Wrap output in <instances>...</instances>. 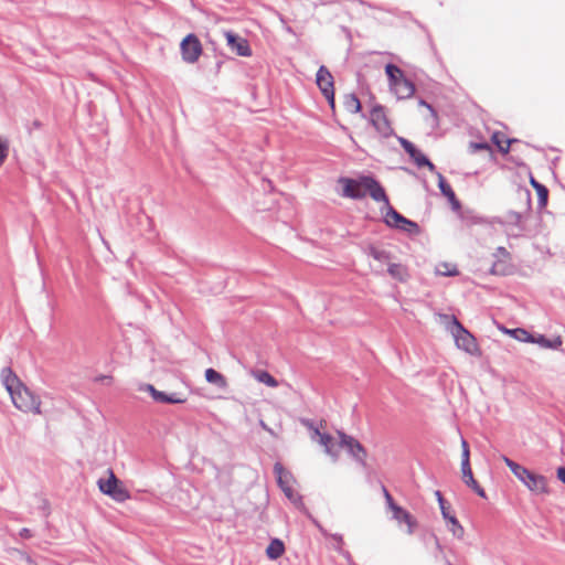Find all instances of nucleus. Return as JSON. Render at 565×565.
Segmentation results:
<instances>
[{
	"mask_svg": "<svg viewBox=\"0 0 565 565\" xmlns=\"http://www.w3.org/2000/svg\"><path fill=\"white\" fill-rule=\"evenodd\" d=\"M495 260L491 266V273L494 275H508L511 271L510 253L504 247H498L493 254Z\"/></svg>",
	"mask_w": 565,
	"mask_h": 565,
	"instance_id": "nucleus-14",
	"label": "nucleus"
},
{
	"mask_svg": "<svg viewBox=\"0 0 565 565\" xmlns=\"http://www.w3.org/2000/svg\"><path fill=\"white\" fill-rule=\"evenodd\" d=\"M146 391L150 393L154 401L160 403L181 404L185 402L184 398L179 397L177 394L168 395L163 392L156 390L154 386L150 384L146 386Z\"/></svg>",
	"mask_w": 565,
	"mask_h": 565,
	"instance_id": "nucleus-18",
	"label": "nucleus"
},
{
	"mask_svg": "<svg viewBox=\"0 0 565 565\" xmlns=\"http://www.w3.org/2000/svg\"><path fill=\"white\" fill-rule=\"evenodd\" d=\"M302 424L309 429L310 439L319 444L324 452L330 456L333 461H337L339 458V448L341 447L340 440L337 441L332 435L320 430L319 427L315 426L313 423L308 419H302Z\"/></svg>",
	"mask_w": 565,
	"mask_h": 565,
	"instance_id": "nucleus-4",
	"label": "nucleus"
},
{
	"mask_svg": "<svg viewBox=\"0 0 565 565\" xmlns=\"http://www.w3.org/2000/svg\"><path fill=\"white\" fill-rule=\"evenodd\" d=\"M435 173L438 179V188H439L440 192L443 193V195H445L448 199V201L451 204V207L454 210H459L461 207V204H460L459 200L457 199L454 190L446 182L444 175L440 172L435 171Z\"/></svg>",
	"mask_w": 565,
	"mask_h": 565,
	"instance_id": "nucleus-16",
	"label": "nucleus"
},
{
	"mask_svg": "<svg viewBox=\"0 0 565 565\" xmlns=\"http://www.w3.org/2000/svg\"><path fill=\"white\" fill-rule=\"evenodd\" d=\"M382 490H383V494H384L385 501H386L388 508L392 510L393 507H396L397 504L394 502L391 493L388 492V490L384 486L382 487Z\"/></svg>",
	"mask_w": 565,
	"mask_h": 565,
	"instance_id": "nucleus-36",
	"label": "nucleus"
},
{
	"mask_svg": "<svg viewBox=\"0 0 565 565\" xmlns=\"http://www.w3.org/2000/svg\"><path fill=\"white\" fill-rule=\"evenodd\" d=\"M387 271L388 274L399 280V281H405L408 277V274H407V269L401 265V264H388V267H387Z\"/></svg>",
	"mask_w": 565,
	"mask_h": 565,
	"instance_id": "nucleus-26",
	"label": "nucleus"
},
{
	"mask_svg": "<svg viewBox=\"0 0 565 565\" xmlns=\"http://www.w3.org/2000/svg\"><path fill=\"white\" fill-rule=\"evenodd\" d=\"M224 36L226 39L227 46L232 52H235L237 55L245 57L252 55V50L246 39L236 35L231 31H225Z\"/></svg>",
	"mask_w": 565,
	"mask_h": 565,
	"instance_id": "nucleus-13",
	"label": "nucleus"
},
{
	"mask_svg": "<svg viewBox=\"0 0 565 565\" xmlns=\"http://www.w3.org/2000/svg\"><path fill=\"white\" fill-rule=\"evenodd\" d=\"M338 182L343 185L341 192L343 198L360 200L369 193L376 202L386 201L385 190L373 177L362 175L359 179L341 177Z\"/></svg>",
	"mask_w": 565,
	"mask_h": 565,
	"instance_id": "nucleus-2",
	"label": "nucleus"
},
{
	"mask_svg": "<svg viewBox=\"0 0 565 565\" xmlns=\"http://www.w3.org/2000/svg\"><path fill=\"white\" fill-rule=\"evenodd\" d=\"M370 117L372 125L380 135L386 138L393 134V128L391 127V124L382 106H374L371 110Z\"/></svg>",
	"mask_w": 565,
	"mask_h": 565,
	"instance_id": "nucleus-11",
	"label": "nucleus"
},
{
	"mask_svg": "<svg viewBox=\"0 0 565 565\" xmlns=\"http://www.w3.org/2000/svg\"><path fill=\"white\" fill-rule=\"evenodd\" d=\"M365 253L373 257L376 262H379L380 264H390V260H391V255L388 252L384 250V249H380L373 245H370L365 248Z\"/></svg>",
	"mask_w": 565,
	"mask_h": 565,
	"instance_id": "nucleus-23",
	"label": "nucleus"
},
{
	"mask_svg": "<svg viewBox=\"0 0 565 565\" xmlns=\"http://www.w3.org/2000/svg\"><path fill=\"white\" fill-rule=\"evenodd\" d=\"M461 448H462L461 467L470 466L469 446H468V443L465 439H461Z\"/></svg>",
	"mask_w": 565,
	"mask_h": 565,
	"instance_id": "nucleus-34",
	"label": "nucleus"
},
{
	"mask_svg": "<svg viewBox=\"0 0 565 565\" xmlns=\"http://www.w3.org/2000/svg\"><path fill=\"white\" fill-rule=\"evenodd\" d=\"M531 184L536 190L539 196V205L544 207L547 204L548 190L545 185L537 182L534 178H531Z\"/></svg>",
	"mask_w": 565,
	"mask_h": 565,
	"instance_id": "nucleus-25",
	"label": "nucleus"
},
{
	"mask_svg": "<svg viewBox=\"0 0 565 565\" xmlns=\"http://www.w3.org/2000/svg\"><path fill=\"white\" fill-rule=\"evenodd\" d=\"M462 480L471 488L479 497L486 498V491L479 486L477 480L473 478L471 466L461 467Z\"/></svg>",
	"mask_w": 565,
	"mask_h": 565,
	"instance_id": "nucleus-19",
	"label": "nucleus"
},
{
	"mask_svg": "<svg viewBox=\"0 0 565 565\" xmlns=\"http://www.w3.org/2000/svg\"><path fill=\"white\" fill-rule=\"evenodd\" d=\"M529 343H536L545 349H558L562 345L563 341L559 335L554 339H547L545 335L540 334L537 337L533 335V340L529 341Z\"/></svg>",
	"mask_w": 565,
	"mask_h": 565,
	"instance_id": "nucleus-21",
	"label": "nucleus"
},
{
	"mask_svg": "<svg viewBox=\"0 0 565 565\" xmlns=\"http://www.w3.org/2000/svg\"><path fill=\"white\" fill-rule=\"evenodd\" d=\"M182 60L188 64H194L203 53L201 41L195 34H188L180 43Z\"/></svg>",
	"mask_w": 565,
	"mask_h": 565,
	"instance_id": "nucleus-7",
	"label": "nucleus"
},
{
	"mask_svg": "<svg viewBox=\"0 0 565 565\" xmlns=\"http://www.w3.org/2000/svg\"><path fill=\"white\" fill-rule=\"evenodd\" d=\"M449 329L452 337L455 338L456 345L459 349L470 354H473L478 351L475 337L467 329H465L463 326L454 316L451 317V326Z\"/></svg>",
	"mask_w": 565,
	"mask_h": 565,
	"instance_id": "nucleus-6",
	"label": "nucleus"
},
{
	"mask_svg": "<svg viewBox=\"0 0 565 565\" xmlns=\"http://www.w3.org/2000/svg\"><path fill=\"white\" fill-rule=\"evenodd\" d=\"M1 382L9 393L15 408L23 413L40 415L41 398L34 394L12 371L4 367L1 371Z\"/></svg>",
	"mask_w": 565,
	"mask_h": 565,
	"instance_id": "nucleus-1",
	"label": "nucleus"
},
{
	"mask_svg": "<svg viewBox=\"0 0 565 565\" xmlns=\"http://www.w3.org/2000/svg\"><path fill=\"white\" fill-rule=\"evenodd\" d=\"M491 139H492V141H493L498 147H499V145H502V143L504 142V140L502 139L501 134H499V132H494V134L492 135V138H491Z\"/></svg>",
	"mask_w": 565,
	"mask_h": 565,
	"instance_id": "nucleus-39",
	"label": "nucleus"
},
{
	"mask_svg": "<svg viewBox=\"0 0 565 565\" xmlns=\"http://www.w3.org/2000/svg\"><path fill=\"white\" fill-rule=\"evenodd\" d=\"M385 73L388 77L390 87L394 86L397 83L398 76H404L403 71L394 64H387L385 66Z\"/></svg>",
	"mask_w": 565,
	"mask_h": 565,
	"instance_id": "nucleus-27",
	"label": "nucleus"
},
{
	"mask_svg": "<svg viewBox=\"0 0 565 565\" xmlns=\"http://www.w3.org/2000/svg\"><path fill=\"white\" fill-rule=\"evenodd\" d=\"M436 273H437V275L448 276V277L457 276L459 274L456 265H451V264H448V263L439 264L436 267Z\"/></svg>",
	"mask_w": 565,
	"mask_h": 565,
	"instance_id": "nucleus-29",
	"label": "nucleus"
},
{
	"mask_svg": "<svg viewBox=\"0 0 565 565\" xmlns=\"http://www.w3.org/2000/svg\"><path fill=\"white\" fill-rule=\"evenodd\" d=\"M107 478H100L97 481L98 489L102 493L110 497L116 502H125L130 499V493L124 483L115 476L113 470L107 471Z\"/></svg>",
	"mask_w": 565,
	"mask_h": 565,
	"instance_id": "nucleus-5",
	"label": "nucleus"
},
{
	"mask_svg": "<svg viewBox=\"0 0 565 565\" xmlns=\"http://www.w3.org/2000/svg\"><path fill=\"white\" fill-rule=\"evenodd\" d=\"M205 380L218 388L225 390L227 387V381L225 376L214 369L205 370Z\"/></svg>",
	"mask_w": 565,
	"mask_h": 565,
	"instance_id": "nucleus-22",
	"label": "nucleus"
},
{
	"mask_svg": "<svg viewBox=\"0 0 565 565\" xmlns=\"http://www.w3.org/2000/svg\"><path fill=\"white\" fill-rule=\"evenodd\" d=\"M397 230L404 231L408 234H415V235L419 234V232H420L418 224L408 218H405L403 221V224H401Z\"/></svg>",
	"mask_w": 565,
	"mask_h": 565,
	"instance_id": "nucleus-33",
	"label": "nucleus"
},
{
	"mask_svg": "<svg viewBox=\"0 0 565 565\" xmlns=\"http://www.w3.org/2000/svg\"><path fill=\"white\" fill-rule=\"evenodd\" d=\"M436 494L439 495V507L443 514V518L448 522V530L452 533V535L459 540H461L465 535V530L462 525L459 523L457 518L450 514L448 507H446V501L443 498L440 491H436Z\"/></svg>",
	"mask_w": 565,
	"mask_h": 565,
	"instance_id": "nucleus-12",
	"label": "nucleus"
},
{
	"mask_svg": "<svg viewBox=\"0 0 565 565\" xmlns=\"http://www.w3.org/2000/svg\"><path fill=\"white\" fill-rule=\"evenodd\" d=\"M255 379L270 387L278 386V382L267 372L258 371L254 374Z\"/></svg>",
	"mask_w": 565,
	"mask_h": 565,
	"instance_id": "nucleus-31",
	"label": "nucleus"
},
{
	"mask_svg": "<svg viewBox=\"0 0 565 565\" xmlns=\"http://www.w3.org/2000/svg\"><path fill=\"white\" fill-rule=\"evenodd\" d=\"M385 204L384 222L387 226L398 228L403 221L406 218L399 214L391 204L386 196V201H382Z\"/></svg>",
	"mask_w": 565,
	"mask_h": 565,
	"instance_id": "nucleus-17",
	"label": "nucleus"
},
{
	"mask_svg": "<svg viewBox=\"0 0 565 565\" xmlns=\"http://www.w3.org/2000/svg\"><path fill=\"white\" fill-rule=\"evenodd\" d=\"M557 478L563 482L565 483V468L564 467H559L557 469Z\"/></svg>",
	"mask_w": 565,
	"mask_h": 565,
	"instance_id": "nucleus-42",
	"label": "nucleus"
},
{
	"mask_svg": "<svg viewBox=\"0 0 565 565\" xmlns=\"http://www.w3.org/2000/svg\"><path fill=\"white\" fill-rule=\"evenodd\" d=\"M419 105H420V106H425V107L430 111V114L433 115V117H435V118H436V116H437V115H436V111H435V109H434L429 104H427L425 100H423V99H422V100H419Z\"/></svg>",
	"mask_w": 565,
	"mask_h": 565,
	"instance_id": "nucleus-41",
	"label": "nucleus"
},
{
	"mask_svg": "<svg viewBox=\"0 0 565 565\" xmlns=\"http://www.w3.org/2000/svg\"><path fill=\"white\" fill-rule=\"evenodd\" d=\"M392 511H393V518L398 523L407 524L408 533L412 534L414 531V526L416 525V522H415L414 518L411 515V513L399 505L393 507Z\"/></svg>",
	"mask_w": 565,
	"mask_h": 565,
	"instance_id": "nucleus-20",
	"label": "nucleus"
},
{
	"mask_svg": "<svg viewBox=\"0 0 565 565\" xmlns=\"http://www.w3.org/2000/svg\"><path fill=\"white\" fill-rule=\"evenodd\" d=\"M399 99L409 98L415 93V85L412 81L404 76H398L397 83L391 87Z\"/></svg>",
	"mask_w": 565,
	"mask_h": 565,
	"instance_id": "nucleus-15",
	"label": "nucleus"
},
{
	"mask_svg": "<svg viewBox=\"0 0 565 565\" xmlns=\"http://www.w3.org/2000/svg\"><path fill=\"white\" fill-rule=\"evenodd\" d=\"M398 142L405 152L414 160V162L418 167H427L429 171L435 172V164L423 153L420 152L409 140L398 137Z\"/></svg>",
	"mask_w": 565,
	"mask_h": 565,
	"instance_id": "nucleus-10",
	"label": "nucleus"
},
{
	"mask_svg": "<svg viewBox=\"0 0 565 565\" xmlns=\"http://www.w3.org/2000/svg\"><path fill=\"white\" fill-rule=\"evenodd\" d=\"M344 106L348 111L353 114L361 110L360 99L353 94L345 96Z\"/></svg>",
	"mask_w": 565,
	"mask_h": 565,
	"instance_id": "nucleus-30",
	"label": "nucleus"
},
{
	"mask_svg": "<svg viewBox=\"0 0 565 565\" xmlns=\"http://www.w3.org/2000/svg\"><path fill=\"white\" fill-rule=\"evenodd\" d=\"M514 140H504V142L502 145H499V150L502 152V153H508L509 150H510V145L513 142Z\"/></svg>",
	"mask_w": 565,
	"mask_h": 565,
	"instance_id": "nucleus-37",
	"label": "nucleus"
},
{
	"mask_svg": "<svg viewBox=\"0 0 565 565\" xmlns=\"http://www.w3.org/2000/svg\"><path fill=\"white\" fill-rule=\"evenodd\" d=\"M9 156V140L0 137V167Z\"/></svg>",
	"mask_w": 565,
	"mask_h": 565,
	"instance_id": "nucleus-35",
	"label": "nucleus"
},
{
	"mask_svg": "<svg viewBox=\"0 0 565 565\" xmlns=\"http://www.w3.org/2000/svg\"><path fill=\"white\" fill-rule=\"evenodd\" d=\"M502 460L510 468L511 472L522 482L531 492L544 494L548 492L547 480L544 476L534 473L527 468L511 460L507 456H502Z\"/></svg>",
	"mask_w": 565,
	"mask_h": 565,
	"instance_id": "nucleus-3",
	"label": "nucleus"
},
{
	"mask_svg": "<svg viewBox=\"0 0 565 565\" xmlns=\"http://www.w3.org/2000/svg\"><path fill=\"white\" fill-rule=\"evenodd\" d=\"M20 536L25 537V539L30 537V536H31L30 530H28V529H22V530L20 531Z\"/></svg>",
	"mask_w": 565,
	"mask_h": 565,
	"instance_id": "nucleus-43",
	"label": "nucleus"
},
{
	"mask_svg": "<svg viewBox=\"0 0 565 565\" xmlns=\"http://www.w3.org/2000/svg\"><path fill=\"white\" fill-rule=\"evenodd\" d=\"M470 146L475 150H483V149H488L489 148V146L487 143H481V142H472Z\"/></svg>",
	"mask_w": 565,
	"mask_h": 565,
	"instance_id": "nucleus-40",
	"label": "nucleus"
},
{
	"mask_svg": "<svg viewBox=\"0 0 565 565\" xmlns=\"http://www.w3.org/2000/svg\"><path fill=\"white\" fill-rule=\"evenodd\" d=\"M275 470H276V473H277V483L279 486H282V468L280 467L279 463H277L275 466Z\"/></svg>",
	"mask_w": 565,
	"mask_h": 565,
	"instance_id": "nucleus-38",
	"label": "nucleus"
},
{
	"mask_svg": "<svg viewBox=\"0 0 565 565\" xmlns=\"http://www.w3.org/2000/svg\"><path fill=\"white\" fill-rule=\"evenodd\" d=\"M286 483L287 481L285 480V497L288 498L295 504L296 508L305 510L301 495L296 493L290 487L286 486Z\"/></svg>",
	"mask_w": 565,
	"mask_h": 565,
	"instance_id": "nucleus-28",
	"label": "nucleus"
},
{
	"mask_svg": "<svg viewBox=\"0 0 565 565\" xmlns=\"http://www.w3.org/2000/svg\"><path fill=\"white\" fill-rule=\"evenodd\" d=\"M502 331L504 333L510 334L514 339H516L520 342H527L533 340V334H531L529 331L522 328H515V329H507L502 328Z\"/></svg>",
	"mask_w": 565,
	"mask_h": 565,
	"instance_id": "nucleus-24",
	"label": "nucleus"
},
{
	"mask_svg": "<svg viewBox=\"0 0 565 565\" xmlns=\"http://www.w3.org/2000/svg\"><path fill=\"white\" fill-rule=\"evenodd\" d=\"M316 83L330 106L334 107L333 76L324 65L319 67L316 75Z\"/></svg>",
	"mask_w": 565,
	"mask_h": 565,
	"instance_id": "nucleus-9",
	"label": "nucleus"
},
{
	"mask_svg": "<svg viewBox=\"0 0 565 565\" xmlns=\"http://www.w3.org/2000/svg\"><path fill=\"white\" fill-rule=\"evenodd\" d=\"M338 436L340 439V446L344 447L355 461L365 467L367 452L362 444L343 431H338Z\"/></svg>",
	"mask_w": 565,
	"mask_h": 565,
	"instance_id": "nucleus-8",
	"label": "nucleus"
},
{
	"mask_svg": "<svg viewBox=\"0 0 565 565\" xmlns=\"http://www.w3.org/2000/svg\"><path fill=\"white\" fill-rule=\"evenodd\" d=\"M266 553L271 559L279 557L282 554V543L279 540H274L267 547Z\"/></svg>",
	"mask_w": 565,
	"mask_h": 565,
	"instance_id": "nucleus-32",
	"label": "nucleus"
}]
</instances>
